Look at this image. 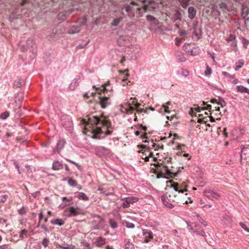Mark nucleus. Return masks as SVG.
<instances>
[{
  "label": "nucleus",
  "mask_w": 249,
  "mask_h": 249,
  "mask_svg": "<svg viewBox=\"0 0 249 249\" xmlns=\"http://www.w3.org/2000/svg\"><path fill=\"white\" fill-rule=\"evenodd\" d=\"M83 124H85L84 130L83 133L87 134L88 131L90 132L92 134L91 137L93 139H99L98 134L102 133L103 131L102 128L98 126L100 124L108 128L110 126V123L107 120L103 119L101 120L97 116H93V118H88V121H86V119L82 120Z\"/></svg>",
  "instance_id": "nucleus-1"
},
{
  "label": "nucleus",
  "mask_w": 249,
  "mask_h": 249,
  "mask_svg": "<svg viewBox=\"0 0 249 249\" xmlns=\"http://www.w3.org/2000/svg\"><path fill=\"white\" fill-rule=\"evenodd\" d=\"M177 193H179L176 190H168L166 194L163 195L161 199L164 205L169 208H172L174 206V203L176 202L178 204H184L185 200L181 196L178 197Z\"/></svg>",
  "instance_id": "nucleus-2"
},
{
  "label": "nucleus",
  "mask_w": 249,
  "mask_h": 249,
  "mask_svg": "<svg viewBox=\"0 0 249 249\" xmlns=\"http://www.w3.org/2000/svg\"><path fill=\"white\" fill-rule=\"evenodd\" d=\"M154 165L157 167L158 171L159 172V174L158 175V178H159L160 175L161 177L168 178L176 176L177 175L176 173L173 172L169 169L168 166L163 161L162 162L158 161L157 163H154Z\"/></svg>",
  "instance_id": "nucleus-3"
},
{
  "label": "nucleus",
  "mask_w": 249,
  "mask_h": 249,
  "mask_svg": "<svg viewBox=\"0 0 249 249\" xmlns=\"http://www.w3.org/2000/svg\"><path fill=\"white\" fill-rule=\"evenodd\" d=\"M176 190L179 193H177L178 197L182 196L184 199L185 200L184 204H187L188 203H192L193 202L192 200L190 199L189 197H187V194H184L185 192H187V189H183L181 188V187L179 186V184L178 183H171V188L169 190Z\"/></svg>",
  "instance_id": "nucleus-4"
},
{
  "label": "nucleus",
  "mask_w": 249,
  "mask_h": 249,
  "mask_svg": "<svg viewBox=\"0 0 249 249\" xmlns=\"http://www.w3.org/2000/svg\"><path fill=\"white\" fill-rule=\"evenodd\" d=\"M123 201L122 206L123 208L129 207L130 204H133L138 201V198L134 196L124 198L121 199Z\"/></svg>",
  "instance_id": "nucleus-5"
},
{
  "label": "nucleus",
  "mask_w": 249,
  "mask_h": 249,
  "mask_svg": "<svg viewBox=\"0 0 249 249\" xmlns=\"http://www.w3.org/2000/svg\"><path fill=\"white\" fill-rule=\"evenodd\" d=\"M184 49L186 52L192 55H196L198 53V50L196 48H191L190 44H185Z\"/></svg>",
  "instance_id": "nucleus-6"
},
{
  "label": "nucleus",
  "mask_w": 249,
  "mask_h": 249,
  "mask_svg": "<svg viewBox=\"0 0 249 249\" xmlns=\"http://www.w3.org/2000/svg\"><path fill=\"white\" fill-rule=\"evenodd\" d=\"M65 212L69 213L67 214L68 216H76L80 213L79 209L78 208H75L74 207H69L66 209Z\"/></svg>",
  "instance_id": "nucleus-7"
},
{
  "label": "nucleus",
  "mask_w": 249,
  "mask_h": 249,
  "mask_svg": "<svg viewBox=\"0 0 249 249\" xmlns=\"http://www.w3.org/2000/svg\"><path fill=\"white\" fill-rule=\"evenodd\" d=\"M99 104L103 108H106L110 104L109 98L107 97H99Z\"/></svg>",
  "instance_id": "nucleus-8"
},
{
  "label": "nucleus",
  "mask_w": 249,
  "mask_h": 249,
  "mask_svg": "<svg viewBox=\"0 0 249 249\" xmlns=\"http://www.w3.org/2000/svg\"><path fill=\"white\" fill-rule=\"evenodd\" d=\"M204 193L206 196L212 199H217L219 197H220V195L218 194L213 192L210 190H205L204 191Z\"/></svg>",
  "instance_id": "nucleus-9"
},
{
  "label": "nucleus",
  "mask_w": 249,
  "mask_h": 249,
  "mask_svg": "<svg viewBox=\"0 0 249 249\" xmlns=\"http://www.w3.org/2000/svg\"><path fill=\"white\" fill-rule=\"evenodd\" d=\"M202 115H199L198 118L197 119V122L199 123H204L206 124L207 122L209 121V119H210V121L211 122H214V119L212 116H206V117H203Z\"/></svg>",
  "instance_id": "nucleus-10"
},
{
  "label": "nucleus",
  "mask_w": 249,
  "mask_h": 249,
  "mask_svg": "<svg viewBox=\"0 0 249 249\" xmlns=\"http://www.w3.org/2000/svg\"><path fill=\"white\" fill-rule=\"evenodd\" d=\"M143 234L145 237V242L148 243L150 239L153 238V233L151 231L148 230L143 231Z\"/></svg>",
  "instance_id": "nucleus-11"
},
{
  "label": "nucleus",
  "mask_w": 249,
  "mask_h": 249,
  "mask_svg": "<svg viewBox=\"0 0 249 249\" xmlns=\"http://www.w3.org/2000/svg\"><path fill=\"white\" fill-rule=\"evenodd\" d=\"M131 103L127 102H126L124 105H123V107L125 112L128 113L130 111H133L135 109V108L131 106Z\"/></svg>",
  "instance_id": "nucleus-12"
},
{
  "label": "nucleus",
  "mask_w": 249,
  "mask_h": 249,
  "mask_svg": "<svg viewBox=\"0 0 249 249\" xmlns=\"http://www.w3.org/2000/svg\"><path fill=\"white\" fill-rule=\"evenodd\" d=\"M196 14V11L194 7L193 6H190L188 8V17L190 18H193Z\"/></svg>",
  "instance_id": "nucleus-13"
},
{
  "label": "nucleus",
  "mask_w": 249,
  "mask_h": 249,
  "mask_svg": "<svg viewBox=\"0 0 249 249\" xmlns=\"http://www.w3.org/2000/svg\"><path fill=\"white\" fill-rule=\"evenodd\" d=\"M140 127H141V130L139 131H136L135 132V135L137 136H138L140 134H142V135H143L142 138H145V135H146V133H145V131L146 130V127L145 126H143L142 125H140Z\"/></svg>",
  "instance_id": "nucleus-14"
},
{
  "label": "nucleus",
  "mask_w": 249,
  "mask_h": 249,
  "mask_svg": "<svg viewBox=\"0 0 249 249\" xmlns=\"http://www.w3.org/2000/svg\"><path fill=\"white\" fill-rule=\"evenodd\" d=\"M236 89L238 92H240L241 93L245 92L249 94V89H247V88H245L243 86H238L236 87Z\"/></svg>",
  "instance_id": "nucleus-15"
},
{
  "label": "nucleus",
  "mask_w": 249,
  "mask_h": 249,
  "mask_svg": "<svg viewBox=\"0 0 249 249\" xmlns=\"http://www.w3.org/2000/svg\"><path fill=\"white\" fill-rule=\"evenodd\" d=\"M62 164L58 161H55L53 163V169L54 170H58L62 169Z\"/></svg>",
  "instance_id": "nucleus-16"
},
{
  "label": "nucleus",
  "mask_w": 249,
  "mask_h": 249,
  "mask_svg": "<svg viewBox=\"0 0 249 249\" xmlns=\"http://www.w3.org/2000/svg\"><path fill=\"white\" fill-rule=\"evenodd\" d=\"M51 223L53 225H58L62 226L64 225V222L61 219H56L51 221Z\"/></svg>",
  "instance_id": "nucleus-17"
},
{
  "label": "nucleus",
  "mask_w": 249,
  "mask_h": 249,
  "mask_svg": "<svg viewBox=\"0 0 249 249\" xmlns=\"http://www.w3.org/2000/svg\"><path fill=\"white\" fill-rule=\"evenodd\" d=\"M125 249H135L134 245L130 243L128 240H125Z\"/></svg>",
  "instance_id": "nucleus-18"
},
{
  "label": "nucleus",
  "mask_w": 249,
  "mask_h": 249,
  "mask_svg": "<svg viewBox=\"0 0 249 249\" xmlns=\"http://www.w3.org/2000/svg\"><path fill=\"white\" fill-rule=\"evenodd\" d=\"M194 112H200V107L197 105H195L193 107L191 108L189 113L192 115Z\"/></svg>",
  "instance_id": "nucleus-19"
},
{
  "label": "nucleus",
  "mask_w": 249,
  "mask_h": 249,
  "mask_svg": "<svg viewBox=\"0 0 249 249\" xmlns=\"http://www.w3.org/2000/svg\"><path fill=\"white\" fill-rule=\"evenodd\" d=\"M124 9H125V11L127 13L131 12L133 10V8L131 6L129 5H125L124 8H123L122 10V14L124 15V13L123 11Z\"/></svg>",
  "instance_id": "nucleus-20"
},
{
  "label": "nucleus",
  "mask_w": 249,
  "mask_h": 249,
  "mask_svg": "<svg viewBox=\"0 0 249 249\" xmlns=\"http://www.w3.org/2000/svg\"><path fill=\"white\" fill-rule=\"evenodd\" d=\"M110 85L109 81L107 82L106 84L104 85H103L102 86V89L101 90L105 92V91L107 90H111L112 89L107 88V87L108 86Z\"/></svg>",
  "instance_id": "nucleus-21"
},
{
  "label": "nucleus",
  "mask_w": 249,
  "mask_h": 249,
  "mask_svg": "<svg viewBox=\"0 0 249 249\" xmlns=\"http://www.w3.org/2000/svg\"><path fill=\"white\" fill-rule=\"evenodd\" d=\"M65 142L63 140L59 141L57 144L56 150H60L64 145Z\"/></svg>",
  "instance_id": "nucleus-22"
},
{
  "label": "nucleus",
  "mask_w": 249,
  "mask_h": 249,
  "mask_svg": "<svg viewBox=\"0 0 249 249\" xmlns=\"http://www.w3.org/2000/svg\"><path fill=\"white\" fill-rule=\"evenodd\" d=\"M24 81L22 79H20L18 81H15L14 82V85L15 86H17L18 87H19L21 86H22L23 84H24Z\"/></svg>",
  "instance_id": "nucleus-23"
},
{
  "label": "nucleus",
  "mask_w": 249,
  "mask_h": 249,
  "mask_svg": "<svg viewBox=\"0 0 249 249\" xmlns=\"http://www.w3.org/2000/svg\"><path fill=\"white\" fill-rule=\"evenodd\" d=\"M109 225L113 229L116 228L118 226L117 223L112 219L109 220Z\"/></svg>",
  "instance_id": "nucleus-24"
},
{
  "label": "nucleus",
  "mask_w": 249,
  "mask_h": 249,
  "mask_svg": "<svg viewBox=\"0 0 249 249\" xmlns=\"http://www.w3.org/2000/svg\"><path fill=\"white\" fill-rule=\"evenodd\" d=\"M78 198L79 199H81L82 200H88V197L87 196V195L83 193H79V195L78 196Z\"/></svg>",
  "instance_id": "nucleus-25"
},
{
  "label": "nucleus",
  "mask_w": 249,
  "mask_h": 249,
  "mask_svg": "<svg viewBox=\"0 0 249 249\" xmlns=\"http://www.w3.org/2000/svg\"><path fill=\"white\" fill-rule=\"evenodd\" d=\"M212 73V69L209 66H207L206 70L205 71V74L206 76L210 75Z\"/></svg>",
  "instance_id": "nucleus-26"
},
{
  "label": "nucleus",
  "mask_w": 249,
  "mask_h": 249,
  "mask_svg": "<svg viewBox=\"0 0 249 249\" xmlns=\"http://www.w3.org/2000/svg\"><path fill=\"white\" fill-rule=\"evenodd\" d=\"M68 183L70 186H71L72 187L76 186L77 185L76 181L72 179H69L68 180Z\"/></svg>",
  "instance_id": "nucleus-27"
},
{
  "label": "nucleus",
  "mask_w": 249,
  "mask_h": 249,
  "mask_svg": "<svg viewBox=\"0 0 249 249\" xmlns=\"http://www.w3.org/2000/svg\"><path fill=\"white\" fill-rule=\"evenodd\" d=\"M122 20V18H115L113 20L112 25L113 26H117L119 24V23L120 22L121 20Z\"/></svg>",
  "instance_id": "nucleus-28"
},
{
  "label": "nucleus",
  "mask_w": 249,
  "mask_h": 249,
  "mask_svg": "<svg viewBox=\"0 0 249 249\" xmlns=\"http://www.w3.org/2000/svg\"><path fill=\"white\" fill-rule=\"evenodd\" d=\"M244 63L242 61H239L236 64V67L235 68V70L237 71L240 68L242 67V66L243 65Z\"/></svg>",
  "instance_id": "nucleus-29"
},
{
  "label": "nucleus",
  "mask_w": 249,
  "mask_h": 249,
  "mask_svg": "<svg viewBox=\"0 0 249 249\" xmlns=\"http://www.w3.org/2000/svg\"><path fill=\"white\" fill-rule=\"evenodd\" d=\"M217 105H220L221 107H224L226 106V103L224 100L220 99L217 102Z\"/></svg>",
  "instance_id": "nucleus-30"
},
{
  "label": "nucleus",
  "mask_w": 249,
  "mask_h": 249,
  "mask_svg": "<svg viewBox=\"0 0 249 249\" xmlns=\"http://www.w3.org/2000/svg\"><path fill=\"white\" fill-rule=\"evenodd\" d=\"M128 228H133L134 227V225L128 221H125L124 224Z\"/></svg>",
  "instance_id": "nucleus-31"
},
{
  "label": "nucleus",
  "mask_w": 249,
  "mask_h": 249,
  "mask_svg": "<svg viewBox=\"0 0 249 249\" xmlns=\"http://www.w3.org/2000/svg\"><path fill=\"white\" fill-rule=\"evenodd\" d=\"M9 114L8 112H5L0 115V118L2 119H5L9 116Z\"/></svg>",
  "instance_id": "nucleus-32"
},
{
  "label": "nucleus",
  "mask_w": 249,
  "mask_h": 249,
  "mask_svg": "<svg viewBox=\"0 0 249 249\" xmlns=\"http://www.w3.org/2000/svg\"><path fill=\"white\" fill-rule=\"evenodd\" d=\"M181 74L182 76L186 77L189 75V72L187 70H182Z\"/></svg>",
  "instance_id": "nucleus-33"
},
{
  "label": "nucleus",
  "mask_w": 249,
  "mask_h": 249,
  "mask_svg": "<svg viewBox=\"0 0 249 249\" xmlns=\"http://www.w3.org/2000/svg\"><path fill=\"white\" fill-rule=\"evenodd\" d=\"M146 18L147 19L150 21H155L156 20V18L151 15H147Z\"/></svg>",
  "instance_id": "nucleus-34"
},
{
  "label": "nucleus",
  "mask_w": 249,
  "mask_h": 249,
  "mask_svg": "<svg viewBox=\"0 0 249 249\" xmlns=\"http://www.w3.org/2000/svg\"><path fill=\"white\" fill-rule=\"evenodd\" d=\"M49 241L48 239L44 238L43 239V242H42V245L44 247H47L49 245Z\"/></svg>",
  "instance_id": "nucleus-35"
},
{
  "label": "nucleus",
  "mask_w": 249,
  "mask_h": 249,
  "mask_svg": "<svg viewBox=\"0 0 249 249\" xmlns=\"http://www.w3.org/2000/svg\"><path fill=\"white\" fill-rule=\"evenodd\" d=\"M215 110H213V112L214 111H215V115H217V114H218L219 115H221V113L220 111V107H215Z\"/></svg>",
  "instance_id": "nucleus-36"
},
{
  "label": "nucleus",
  "mask_w": 249,
  "mask_h": 249,
  "mask_svg": "<svg viewBox=\"0 0 249 249\" xmlns=\"http://www.w3.org/2000/svg\"><path fill=\"white\" fill-rule=\"evenodd\" d=\"M240 225L243 229H244L247 232H249V229L246 226V225L244 223H240Z\"/></svg>",
  "instance_id": "nucleus-37"
},
{
  "label": "nucleus",
  "mask_w": 249,
  "mask_h": 249,
  "mask_svg": "<svg viewBox=\"0 0 249 249\" xmlns=\"http://www.w3.org/2000/svg\"><path fill=\"white\" fill-rule=\"evenodd\" d=\"M27 232V231L26 230H23L20 231V234L19 237L21 238H23V235H26Z\"/></svg>",
  "instance_id": "nucleus-38"
},
{
  "label": "nucleus",
  "mask_w": 249,
  "mask_h": 249,
  "mask_svg": "<svg viewBox=\"0 0 249 249\" xmlns=\"http://www.w3.org/2000/svg\"><path fill=\"white\" fill-rule=\"evenodd\" d=\"M7 196L4 195L0 196V203L1 202H4L7 199Z\"/></svg>",
  "instance_id": "nucleus-39"
},
{
  "label": "nucleus",
  "mask_w": 249,
  "mask_h": 249,
  "mask_svg": "<svg viewBox=\"0 0 249 249\" xmlns=\"http://www.w3.org/2000/svg\"><path fill=\"white\" fill-rule=\"evenodd\" d=\"M245 24L247 29L249 30V18L245 20Z\"/></svg>",
  "instance_id": "nucleus-40"
},
{
  "label": "nucleus",
  "mask_w": 249,
  "mask_h": 249,
  "mask_svg": "<svg viewBox=\"0 0 249 249\" xmlns=\"http://www.w3.org/2000/svg\"><path fill=\"white\" fill-rule=\"evenodd\" d=\"M242 43H243V44L244 45V46L245 47H247V46L249 44V41L245 38H243V41H242Z\"/></svg>",
  "instance_id": "nucleus-41"
},
{
  "label": "nucleus",
  "mask_w": 249,
  "mask_h": 249,
  "mask_svg": "<svg viewBox=\"0 0 249 249\" xmlns=\"http://www.w3.org/2000/svg\"><path fill=\"white\" fill-rule=\"evenodd\" d=\"M242 11H243L242 15H244V16H246L248 15V9L247 8H243L242 9Z\"/></svg>",
  "instance_id": "nucleus-42"
},
{
  "label": "nucleus",
  "mask_w": 249,
  "mask_h": 249,
  "mask_svg": "<svg viewBox=\"0 0 249 249\" xmlns=\"http://www.w3.org/2000/svg\"><path fill=\"white\" fill-rule=\"evenodd\" d=\"M162 107L163 108H164V111L167 113H170V111L168 110V107L165 105H162Z\"/></svg>",
  "instance_id": "nucleus-43"
},
{
  "label": "nucleus",
  "mask_w": 249,
  "mask_h": 249,
  "mask_svg": "<svg viewBox=\"0 0 249 249\" xmlns=\"http://www.w3.org/2000/svg\"><path fill=\"white\" fill-rule=\"evenodd\" d=\"M212 108V106L211 105H207V107H206L203 108V110H208L209 111H211V109Z\"/></svg>",
  "instance_id": "nucleus-44"
},
{
  "label": "nucleus",
  "mask_w": 249,
  "mask_h": 249,
  "mask_svg": "<svg viewBox=\"0 0 249 249\" xmlns=\"http://www.w3.org/2000/svg\"><path fill=\"white\" fill-rule=\"evenodd\" d=\"M140 106V104L139 103H136L135 104V106H136V108H137V111L138 112H142V109L140 110V109H138Z\"/></svg>",
  "instance_id": "nucleus-45"
},
{
  "label": "nucleus",
  "mask_w": 249,
  "mask_h": 249,
  "mask_svg": "<svg viewBox=\"0 0 249 249\" xmlns=\"http://www.w3.org/2000/svg\"><path fill=\"white\" fill-rule=\"evenodd\" d=\"M235 38V36L233 35H230L229 37L228 38V39H227L228 41H231V40H233V39H234Z\"/></svg>",
  "instance_id": "nucleus-46"
},
{
  "label": "nucleus",
  "mask_w": 249,
  "mask_h": 249,
  "mask_svg": "<svg viewBox=\"0 0 249 249\" xmlns=\"http://www.w3.org/2000/svg\"><path fill=\"white\" fill-rule=\"evenodd\" d=\"M179 186L181 187V188L183 189H186L187 185H186V184L185 183H182L180 185L179 184Z\"/></svg>",
  "instance_id": "nucleus-47"
},
{
  "label": "nucleus",
  "mask_w": 249,
  "mask_h": 249,
  "mask_svg": "<svg viewBox=\"0 0 249 249\" xmlns=\"http://www.w3.org/2000/svg\"><path fill=\"white\" fill-rule=\"evenodd\" d=\"M187 34V32L185 30H182V31H180L179 33V34L180 35V36H183V35H186Z\"/></svg>",
  "instance_id": "nucleus-48"
},
{
  "label": "nucleus",
  "mask_w": 249,
  "mask_h": 249,
  "mask_svg": "<svg viewBox=\"0 0 249 249\" xmlns=\"http://www.w3.org/2000/svg\"><path fill=\"white\" fill-rule=\"evenodd\" d=\"M181 39H179L178 38L176 39V44L177 45H179L180 44V43H181Z\"/></svg>",
  "instance_id": "nucleus-49"
},
{
  "label": "nucleus",
  "mask_w": 249,
  "mask_h": 249,
  "mask_svg": "<svg viewBox=\"0 0 249 249\" xmlns=\"http://www.w3.org/2000/svg\"><path fill=\"white\" fill-rule=\"evenodd\" d=\"M222 75H223L224 76H229L230 77H231V78H232V76H230L229 73H227V72L226 71H223L222 73Z\"/></svg>",
  "instance_id": "nucleus-50"
},
{
  "label": "nucleus",
  "mask_w": 249,
  "mask_h": 249,
  "mask_svg": "<svg viewBox=\"0 0 249 249\" xmlns=\"http://www.w3.org/2000/svg\"><path fill=\"white\" fill-rule=\"evenodd\" d=\"M152 156H153V154L152 153H150L149 154V156L148 157H145V158H144L145 161H148L149 157H152Z\"/></svg>",
  "instance_id": "nucleus-51"
},
{
  "label": "nucleus",
  "mask_w": 249,
  "mask_h": 249,
  "mask_svg": "<svg viewBox=\"0 0 249 249\" xmlns=\"http://www.w3.org/2000/svg\"><path fill=\"white\" fill-rule=\"evenodd\" d=\"M175 118H176V115H172L171 117L167 116V119L168 120H170L171 121L173 120Z\"/></svg>",
  "instance_id": "nucleus-52"
},
{
  "label": "nucleus",
  "mask_w": 249,
  "mask_h": 249,
  "mask_svg": "<svg viewBox=\"0 0 249 249\" xmlns=\"http://www.w3.org/2000/svg\"><path fill=\"white\" fill-rule=\"evenodd\" d=\"M39 221H40L41 219L43 218V214L42 212H40L39 214Z\"/></svg>",
  "instance_id": "nucleus-53"
},
{
  "label": "nucleus",
  "mask_w": 249,
  "mask_h": 249,
  "mask_svg": "<svg viewBox=\"0 0 249 249\" xmlns=\"http://www.w3.org/2000/svg\"><path fill=\"white\" fill-rule=\"evenodd\" d=\"M217 100L216 99H212L211 100V103H216L217 104Z\"/></svg>",
  "instance_id": "nucleus-54"
},
{
  "label": "nucleus",
  "mask_w": 249,
  "mask_h": 249,
  "mask_svg": "<svg viewBox=\"0 0 249 249\" xmlns=\"http://www.w3.org/2000/svg\"><path fill=\"white\" fill-rule=\"evenodd\" d=\"M41 228L44 229L45 231H48L47 228L46 227L45 225H43L41 226Z\"/></svg>",
  "instance_id": "nucleus-55"
},
{
  "label": "nucleus",
  "mask_w": 249,
  "mask_h": 249,
  "mask_svg": "<svg viewBox=\"0 0 249 249\" xmlns=\"http://www.w3.org/2000/svg\"><path fill=\"white\" fill-rule=\"evenodd\" d=\"M151 143H152V145H151V146H152V147H153V148H156V147H159V146H158V145H157V144H156V143H153V142H152Z\"/></svg>",
  "instance_id": "nucleus-56"
},
{
  "label": "nucleus",
  "mask_w": 249,
  "mask_h": 249,
  "mask_svg": "<svg viewBox=\"0 0 249 249\" xmlns=\"http://www.w3.org/2000/svg\"><path fill=\"white\" fill-rule=\"evenodd\" d=\"M173 232L175 236H178V231L176 230H174Z\"/></svg>",
  "instance_id": "nucleus-57"
},
{
  "label": "nucleus",
  "mask_w": 249,
  "mask_h": 249,
  "mask_svg": "<svg viewBox=\"0 0 249 249\" xmlns=\"http://www.w3.org/2000/svg\"><path fill=\"white\" fill-rule=\"evenodd\" d=\"M120 110L123 112H124L125 111V110L124 109V108L123 107V105H121V109H120Z\"/></svg>",
  "instance_id": "nucleus-58"
},
{
  "label": "nucleus",
  "mask_w": 249,
  "mask_h": 249,
  "mask_svg": "<svg viewBox=\"0 0 249 249\" xmlns=\"http://www.w3.org/2000/svg\"><path fill=\"white\" fill-rule=\"evenodd\" d=\"M199 234H200L201 235H202V236H205L206 234H205V232L203 231H202L201 232H200V233H198Z\"/></svg>",
  "instance_id": "nucleus-59"
},
{
  "label": "nucleus",
  "mask_w": 249,
  "mask_h": 249,
  "mask_svg": "<svg viewBox=\"0 0 249 249\" xmlns=\"http://www.w3.org/2000/svg\"><path fill=\"white\" fill-rule=\"evenodd\" d=\"M226 131V128H224L223 131V133H224V135L227 137V133Z\"/></svg>",
  "instance_id": "nucleus-60"
},
{
  "label": "nucleus",
  "mask_w": 249,
  "mask_h": 249,
  "mask_svg": "<svg viewBox=\"0 0 249 249\" xmlns=\"http://www.w3.org/2000/svg\"><path fill=\"white\" fill-rule=\"evenodd\" d=\"M148 5H146V4H145L144 6H143V9L145 11H146L147 10V9L148 8Z\"/></svg>",
  "instance_id": "nucleus-61"
},
{
  "label": "nucleus",
  "mask_w": 249,
  "mask_h": 249,
  "mask_svg": "<svg viewBox=\"0 0 249 249\" xmlns=\"http://www.w3.org/2000/svg\"><path fill=\"white\" fill-rule=\"evenodd\" d=\"M83 96L85 98H86L87 99H88L89 98V96L88 95V93H85L84 95H83Z\"/></svg>",
  "instance_id": "nucleus-62"
},
{
  "label": "nucleus",
  "mask_w": 249,
  "mask_h": 249,
  "mask_svg": "<svg viewBox=\"0 0 249 249\" xmlns=\"http://www.w3.org/2000/svg\"><path fill=\"white\" fill-rule=\"evenodd\" d=\"M111 134V131L109 130H106V135H109Z\"/></svg>",
  "instance_id": "nucleus-63"
},
{
  "label": "nucleus",
  "mask_w": 249,
  "mask_h": 249,
  "mask_svg": "<svg viewBox=\"0 0 249 249\" xmlns=\"http://www.w3.org/2000/svg\"><path fill=\"white\" fill-rule=\"evenodd\" d=\"M231 45L232 46L235 47L236 46V43L235 42H233L231 43Z\"/></svg>",
  "instance_id": "nucleus-64"
}]
</instances>
